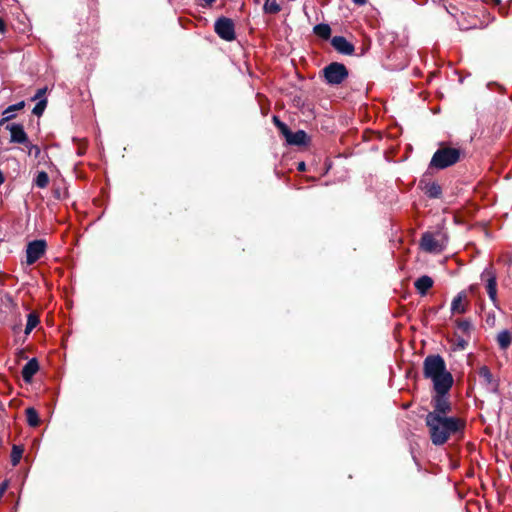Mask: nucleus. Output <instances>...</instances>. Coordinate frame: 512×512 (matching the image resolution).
<instances>
[{"label":"nucleus","instance_id":"1","mask_svg":"<svg viewBox=\"0 0 512 512\" xmlns=\"http://www.w3.org/2000/svg\"><path fill=\"white\" fill-rule=\"evenodd\" d=\"M425 423L435 446L444 445L453 436L462 437L466 426L465 421L459 417H441L437 414H427Z\"/></svg>","mask_w":512,"mask_h":512},{"label":"nucleus","instance_id":"2","mask_svg":"<svg viewBox=\"0 0 512 512\" xmlns=\"http://www.w3.org/2000/svg\"><path fill=\"white\" fill-rule=\"evenodd\" d=\"M423 374L431 379L435 392H448L453 385V377L439 354L428 355L423 362Z\"/></svg>","mask_w":512,"mask_h":512},{"label":"nucleus","instance_id":"3","mask_svg":"<svg viewBox=\"0 0 512 512\" xmlns=\"http://www.w3.org/2000/svg\"><path fill=\"white\" fill-rule=\"evenodd\" d=\"M461 151L457 148L444 147L438 149L432 156L429 167L438 170L445 169L460 160Z\"/></svg>","mask_w":512,"mask_h":512},{"label":"nucleus","instance_id":"4","mask_svg":"<svg viewBox=\"0 0 512 512\" xmlns=\"http://www.w3.org/2000/svg\"><path fill=\"white\" fill-rule=\"evenodd\" d=\"M322 72L326 83L331 86L340 85L349 75L346 66L339 62H332L328 64L324 67Z\"/></svg>","mask_w":512,"mask_h":512},{"label":"nucleus","instance_id":"5","mask_svg":"<svg viewBox=\"0 0 512 512\" xmlns=\"http://www.w3.org/2000/svg\"><path fill=\"white\" fill-rule=\"evenodd\" d=\"M481 280L485 282V288L490 301L496 309H499V301L497 297V274L493 266L490 264L484 268L481 275Z\"/></svg>","mask_w":512,"mask_h":512},{"label":"nucleus","instance_id":"6","mask_svg":"<svg viewBox=\"0 0 512 512\" xmlns=\"http://www.w3.org/2000/svg\"><path fill=\"white\" fill-rule=\"evenodd\" d=\"M215 33L225 41H232L235 39V25L232 19L227 17H220L214 24Z\"/></svg>","mask_w":512,"mask_h":512},{"label":"nucleus","instance_id":"7","mask_svg":"<svg viewBox=\"0 0 512 512\" xmlns=\"http://www.w3.org/2000/svg\"><path fill=\"white\" fill-rule=\"evenodd\" d=\"M47 243L43 239H36L27 244L26 263L32 265L37 262L46 252Z\"/></svg>","mask_w":512,"mask_h":512},{"label":"nucleus","instance_id":"8","mask_svg":"<svg viewBox=\"0 0 512 512\" xmlns=\"http://www.w3.org/2000/svg\"><path fill=\"white\" fill-rule=\"evenodd\" d=\"M448 392H436L432 399L433 411L428 414H437L441 417H448L447 414L451 411V403L446 397Z\"/></svg>","mask_w":512,"mask_h":512},{"label":"nucleus","instance_id":"9","mask_svg":"<svg viewBox=\"0 0 512 512\" xmlns=\"http://www.w3.org/2000/svg\"><path fill=\"white\" fill-rule=\"evenodd\" d=\"M478 375L481 379V384L486 391L493 394L499 393V381L494 378L487 366H481L478 370Z\"/></svg>","mask_w":512,"mask_h":512},{"label":"nucleus","instance_id":"10","mask_svg":"<svg viewBox=\"0 0 512 512\" xmlns=\"http://www.w3.org/2000/svg\"><path fill=\"white\" fill-rule=\"evenodd\" d=\"M420 246L425 252L429 253H439L443 250L442 243L430 232H426L422 235Z\"/></svg>","mask_w":512,"mask_h":512},{"label":"nucleus","instance_id":"11","mask_svg":"<svg viewBox=\"0 0 512 512\" xmlns=\"http://www.w3.org/2000/svg\"><path fill=\"white\" fill-rule=\"evenodd\" d=\"M6 129L10 131V142L18 144L28 143V136L22 124H9Z\"/></svg>","mask_w":512,"mask_h":512},{"label":"nucleus","instance_id":"12","mask_svg":"<svg viewBox=\"0 0 512 512\" xmlns=\"http://www.w3.org/2000/svg\"><path fill=\"white\" fill-rule=\"evenodd\" d=\"M331 44L335 50L344 55H352L355 50L353 44L343 36L333 37Z\"/></svg>","mask_w":512,"mask_h":512},{"label":"nucleus","instance_id":"13","mask_svg":"<svg viewBox=\"0 0 512 512\" xmlns=\"http://www.w3.org/2000/svg\"><path fill=\"white\" fill-rule=\"evenodd\" d=\"M285 139L289 145H305L307 144V134L303 130H298L296 132L288 131L285 135Z\"/></svg>","mask_w":512,"mask_h":512},{"label":"nucleus","instance_id":"14","mask_svg":"<svg viewBox=\"0 0 512 512\" xmlns=\"http://www.w3.org/2000/svg\"><path fill=\"white\" fill-rule=\"evenodd\" d=\"M39 364L36 358L30 359L22 368L23 380L27 383L31 382L33 376L38 372Z\"/></svg>","mask_w":512,"mask_h":512},{"label":"nucleus","instance_id":"15","mask_svg":"<svg viewBox=\"0 0 512 512\" xmlns=\"http://www.w3.org/2000/svg\"><path fill=\"white\" fill-rule=\"evenodd\" d=\"M467 298L466 291L459 292L451 303V312L457 314H463L466 312V306L462 304L464 300Z\"/></svg>","mask_w":512,"mask_h":512},{"label":"nucleus","instance_id":"16","mask_svg":"<svg viewBox=\"0 0 512 512\" xmlns=\"http://www.w3.org/2000/svg\"><path fill=\"white\" fill-rule=\"evenodd\" d=\"M433 283V279L430 276L423 275L415 281L414 286L418 293L423 296L433 286Z\"/></svg>","mask_w":512,"mask_h":512},{"label":"nucleus","instance_id":"17","mask_svg":"<svg viewBox=\"0 0 512 512\" xmlns=\"http://www.w3.org/2000/svg\"><path fill=\"white\" fill-rule=\"evenodd\" d=\"M24 107H25V102L24 101H20V102H18L16 104L8 106L3 111V118L0 120V126L3 125L5 122H7V121L11 120L12 118H14L15 117V115H14L15 111L21 110Z\"/></svg>","mask_w":512,"mask_h":512},{"label":"nucleus","instance_id":"18","mask_svg":"<svg viewBox=\"0 0 512 512\" xmlns=\"http://www.w3.org/2000/svg\"><path fill=\"white\" fill-rule=\"evenodd\" d=\"M424 192L429 198L437 199L442 194V188L437 182H430L425 185Z\"/></svg>","mask_w":512,"mask_h":512},{"label":"nucleus","instance_id":"19","mask_svg":"<svg viewBox=\"0 0 512 512\" xmlns=\"http://www.w3.org/2000/svg\"><path fill=\"white\" fill-rule=\"evenodd\" d=\"M497 343L501 349H507L512 343V333L509 330H502L497 335Z\"/></svg>","mask_w":512,"mask_h":512},{"label":"nucleus","instance_id":"20","mask_svg":"<svg viewBox=\"0 0 512 512\" xmlns=\"http://www.w3.org/2000/svg\"><path fill=\"white\" fill-rule=\"evenodd\" d=\"M27 423L31 427H37L40 424L38 412L33 407H28L25 411Z\"/></svg>","mask_w":512,"mask_h":512},{"label":"nucleus","instance_id":"21","mask_svg":"<svg viewBox=\"0 0 512 512\" xmlns=\"http://www.w3.org/2000/svg\"><path fill=\"white\" fill-rule=\"evenodd\" d=\"M313 31L317 36L323 39H328L331 36V28L328 24L325 23L315 25Z\"/></svg>","mask_w":512,"mask_h":512},{"label":"nucleus","instance_id":"22","mask_svg":"<svg viewBox=\"0 0 512 512\" xmlns=\"http://www.w3.org/2000/svg\"><path fill=\"white\" fill-rule=\"evenodd\" d=\"M263 10L267 14H277L281 11V6L275 0H265Z\"/></svg>","mask_w":512,"mask_h":512},{"label":"nucleus","instance_id":"23","mask_svg":"<svg viewBox=\"0 0 512 512\" xmlns=\"http://www.w3.org/2000/svg\"><path fill=\"white\" fill-rule=\"evenodd\" d=\"M34 184L38 188H46L49 184V176L45 171H39L34 179Z\"/></svg>","mask_w":512,"mask_h":512},{"label":"nucleus","instance_id":"24","mask_svg":"<svg viewBox=\"0 0 512 512\" xmlns=\"http://www.w3.org/2000/svg\"><path fill=\"white\" fill-rule=\"evenodd\" d=\"M39 317L35 313H29L27 316V323L25 327V334H30L31 331L38 325Z\"/></svg>","mask_w":512,"mask_h":512},{"label":"nucleus","instance_id":"25","mask_svg":"<svg viewBox=\"0 0 512 512\" xmlns=\"http://www.w3.org/2000/svg\"><path fill=\"white\" fill-rule=\"evenodd\" d=\"M22 454H23V449L20 446L14 445L12 447V451H11V463H12V465L15 466V465H17L20 462Z\"/></svg>","mask_w":512,"mask_h":512},{"label":"nucleus","instance_id":"26","mask_svg":"<svg viewBox=\"0 0 512 512\" xmlns=\"http://www.w3.org/2000/svg\"><path fill=\"white\" fill-rule=\"evenodd\" d=\"M47 100L40 99L39 102L34 106L32 113L36 116H41L46 108Z\"/></svg>","mask_w":512,"mask_h":512},{"label":"nucleus","instance_id":"27","mask_svg":"<svg viewBox=\"0 0 512 512\" xmlns=\"http://www.w3.org/2000/svg\"><path fill=\"white\" fill-rule=\"evenodd\" d=\"M28 148V154L33 155L35 158H38L41 154V149L39 146L34 145L28 141V143L25 144Z\"/></svg>","mask_w":512,"mask_h":512},{"label":"nucleus","instance_id":"28","mask_svg":"<svg viewBox=\"0 0 512 512\" xmlns=\"http://www.w3.org/2000/svg\"><path fill=\"white\" fill-rule=\"evenodd\" d=\"M457 327L462 333H469L472 328V325L470 321L463 320L458 322Z\"/></svg>","mask_w":512,"mask_h":512},{"label":"nucleus","instance_id":"29","mask_svg":"<svg viewBox=\"0 0 512 512\" xmlns=\"http://www.w3.org/2000/svg\"><path fill=\"white\" fill-rule=\"evenodd\" d=\"M273 121L275 123V125L280 129L281 133L285 136L286 133H288V131L290 130L288 128V126L283 123L282 121L279 120V118L277 116H274L273 117Z\"/></svg>","mask_w":512,"mask_h":512},{"label":"nucleus","instance_id":"30","mask_svg":"<svg viewBox=\"0 0 512 512\" xmlns=\"http://www.w3.org/2000/svg\"><path fill=\"white\" fill-rule=\"evenodd\" d=\"M9 486V482L6 480L0 484V500L2 499L3 495L7 491Z\"/></svg>","mask_w":512,"mask_h":512},{"label":"nucleus","instance_id":"31","mask_svg":"<svg viewBox=\"0 0 512 512\" xmlns=\"http://www.w3.org/2000/svg\"><path fill=\"white\" fill-rule=\"evenodd\" d=\"M45 92H46V88L38 89L36 94L32 98V100L34 101V100H37V99H41L42 96L45 94Z\"/></svg>","mask_w":512,"mask_h":512},{"label":"nucleus","instance_id":"32","mask_svg":"<svg viewBox=\"0 0 512 512\" xmlns=\"http://www.w3.org/2000/svg\"><path fill=\"white\" fill-rule=\"evenodd\" d=\"M457 345H458L459 348L465 349V347L467 346V341L462 339V338L458 339Z\"/></svg>","mask_w":512,"mask_h":512},{"label":"nucleus","instance_id":"33","mask_svg":"<svg viewBox=\"0 0 512 512\" xmlns=\"http://www.w3.org/2000/svg\"><path fill=\"white\" fill-rule=\"evenodd\" d=\"M483 1H484L485 3H487V4H493V5H495V6H498V5H500V3H501V0H483Z\"/></svg>","mask_w":512,"mask_h":512},{"label":"nucleus","instance_id":"34","mask_svg":"<svg viewBox=\"0 0 512 512\" xmlns=\"http://www.w3.org/2000/svg\"><path fill=\"white\" fill-rule=\"evenodd\" d=\"M354 4L358 5V6H363L365 5L368 0H352Z\"/></svg>","mask_w":512,"mask_h":512},{"label":"nucleus","instance_id":"35","mask_svg":"<svg viewBox=\"0 0 512 512\" xmlns=\"http://www.w3.org/2000/svg\"><path fill=\"white\" fill-rule=\"evenodd\" d=\"M5 30H6L5 23H4L3 19L0 17V32L4 33Z\"/></svg>","mask_w":512,"mask_h":512},{"label":"nucleus","instance_id":"36","mask_svg":"<svg viewBox=\"0 0 512 512\" xmlns=\"http://www.w3.org/2000/svg\"><path fill=\"white\" fill-rule=\"evenodd\" d=\"M297 169L299 171H305L306 170V165L304 162H299L298 165H297Z\"/></svg>","mask_w":512,"mask_h":512},{"label":"nucleus","instance_id":"37","mask_svg":"<svg viewBox=\"0 0 512 512\" xmlns=\"http://www.w3.org/2000/svg\"><path fill=\"white\" fill-rule=\"evenodd\" d=\"M477 289H478V285L477 284H472V285L469 286V291L471 293H474Z\"/></svg>","mask_w":512,"mask_h":512},{"label":"nucleus","instance_id":"38","mask_svg":"<svg viewBox=\"0 0 512 512\" xmlns=\"http://www.w3.org/2000/svg\"><path fill=\"white\" fill-rule=\"evenodd\" d=\"M5 181V177H4V174L3 172L0 170V185L3 184Z\"/></svg>","mask_w":512,"mask_h":512},{"label":"nucleus","instance_id":"39","mask_svg":"<svg viewBox=\"0 0 512 512\" xmlns=\"http://www.w3.org/2000/svg\"><path fill=\"white\" fill-rule=\"evenodd\" d=\"M207 5L213 4L216 0H204Z\"/></svg>","mask_w":512,"mask_h":512}]
</instances>
